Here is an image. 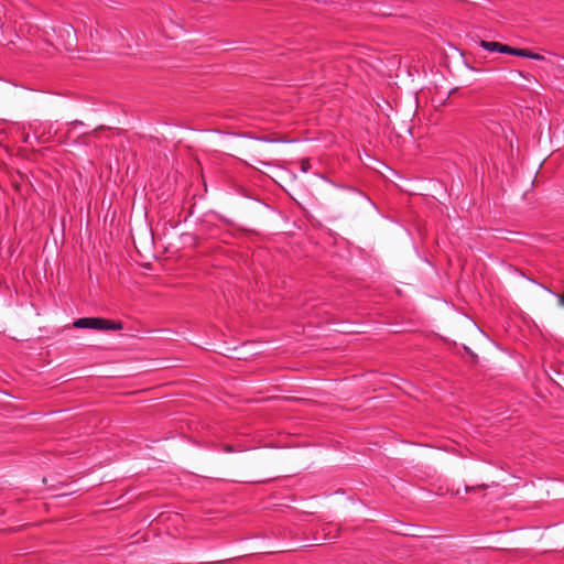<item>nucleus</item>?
I'll return each instance as SVG.
<instances>
[{"mask_svg":"<svg viewBox=\"0 0 564 564\" xmlns=\"http://www.w3.org/2000/svg\"><path fill=\"white\" fill-rule=\"evenodd\" d=\"M75 328H88L95 330H120L122 323L101 317H82L73 322Z\"/></svg>","mask_w":564,"mask_h":564,"instance_id":"1","label":"nucleus"},{"mask_svg":"<svg viewBox=\"0 0 564 564\" xmlns=\"http://www.w3.org/2000/svg\"><path fill=\"white\" fill-rule=\"evenodd\" d=\"M480 46L484 50L489 51V52L510 54V55L527 57V58L536 59V61L543 59V56L538 53H533V52H531L529 50H524V48H514V47H511L507 44H502L499 42L480 41Z\"/></svg>","mask_w":564,"mask_h":564,"instance_id":"2","label":"nucleus"},{"mask_svg":"<svg viewBox=\"0 0 564 564\" xmlns=\"http://www.w3.org/2000/svg\"><path fill=\"white\" fill-rule=\"evenodd\" d=\"M486 489H487L486 485H478V486H473V487L466 486L465 487V492L466 494H469V492H482Z\"/></svg>","mask_w":564,"mask_h":564,"instance_id":"3","label":"nucleus"},{"mask_svg":"<svg viewBox=\"0 0 564 564\" xmlns=\"http://www.w3.org/2000/svg\"><path fill=\"white\" fill-rule=\"evenodd\" d=\"M301 169L303 172H307L310 169V162L308 160H302L301 162Z\"/></svg>","mask_w":564,"mask_h":564,"instance_id":"4","label":"nucleus"},{"mask_svg":"<svg viewBox=\"0 0 564 564\" xmlns=\"http://www.w3.org/2000/svg\"><path fill=\"white\" fill-rule=\"evenodd\" d=\"M560 305L564 306V295H558Z\"/></svg>","mask_w":564,"mask_h":564,"instance_id":"5","label":"nucleus"}]
</instances>
